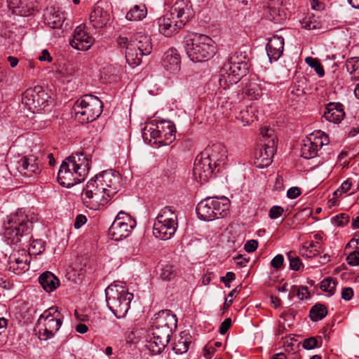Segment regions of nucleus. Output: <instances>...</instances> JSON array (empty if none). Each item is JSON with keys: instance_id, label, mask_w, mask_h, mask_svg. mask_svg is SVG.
Instances as JSON below:
<instances>
[{"instance_id": "nucleus-17", "label": "nucleus", "mask_w": 359, "mask_h": 359, "mask_svg": "<svg viewBox=\"0 0 359 359\" xmlns=\"http://www.w3.org/2000/svg\"><path fill=\"white\" fill-rule=\"evenodd\" d=\"M213 163L207 157L202 156V153L197 156L193 168V174L195 179L201 184L206 183L214 174Z\"/></svg>"}, {"instance_id": "nucleus-9", "label": "nucleus", "mask_w": 359, "mask_h": 359, "mask_svg": "<svg viewBox=\"0 0 359 359\" xmlns=\"http://www.w3.org/2000/svg\"><path fill=\"white\" fill-rule=\"evenodd\" d=\"M178 226L177 212L170 207L161 209L154 224V235L163 241L170 239Z\"/></svg>"}, {"instance_id": "nucleus-34", "label": "nucleus", "mask_w": 359, "mask_h": 359, "mask_svg": "<svg viewBox=\"0 0 359 359\" xmlns=\"http://www.w3.org/2000/svg\"><path fill=\"white\" fill-rule=\"evenodd\" d=\"M190 338L191 336L189 333L185 331L181 332L180 339L173 346V350L176 353L182 354L188 351L191 344Z\"/></svg>"}, {"instance_id": "nucleus-39", "label": "nucleus", "mask_w": 359, "mask_h": 359, "mask_svg": "<svg viewBox=\"0 0 359 359\" xmlns=\"http://www.w3.org/2000/svg\"><path fill=\"white\" fill-rule=\"evenodd\" d=\"M142 137L144 139H148L149 137L153 139L160 137V123L153 124L150 123L147 125L142 133Z\"/></svg>"}, {"instance_id": "nucleus-32", "label": "nucleus", "mask_w": 359, "mask_h": 359, "mask_svg": "<svg viewBox=\"0 0 359 359\" xmlns=\"http://www.w3.org/2000/svg\"><path fill=\"white\" fill-rule=\"evenodd\" d=\"M244 93L251 100H257L262 95L260 83L255 79H251L244 88Z\"/></svg>"}, {"instance_id": "nucleus-1", "label": "nucleus", "mask_w": 359, "mask_h": 359, "mask_svg": "<svg viewBox=\"0 0 359 359\" xmlns=\"http://www.w3.org/2000/svg\"><path fill=\"white\" fill-rule=\"evenodd\" d=\"M121 188L118 172L107 170L90 179L83 188L81 199L90 209L97 210L106 205Z\"/></svg>"}, {"instance_id": "nucleus-31", "label": "nucleus", "mask_w": 359, "mask_h": 359, "mask_svg": "<svg viewBox=\"0 0 359 359\" xmlns=\"http://www.w3.org/2000/svg\"><path fill=\"white\" fill-rule=\"evenodd\" d=\"M257 109L252 106L245 107L240 111L237 119L241 122L243 126H249L257 119Z\"/></svg>"}, {"instance_id": "nucleus-16", "label": "nucleus", "mask_w": 359, "mask_h": 359, "mask_svg": "<svg viewBox=\"0 0 359 359\" xmlns=\"http://www.w3.org/2000/svg\"><path fill=\"white\" fill-rule=\"evenodd\" d=\"M329 142L328 136L318 130L309 135L304 140L301 148V156L306 159L316 156L318 150Z\"/></svg>"}, {"instance_id": "nucleus-64", "label": "nucleus", "mask_w": 359, "mask_h": 359, "mask_svg": "<svg viewBox=\"0 0 359 359\" xmlns=\"http://www.w3.org/2000/svg\"><path fill=\"white\" fill-rule=\"evenodd\" d=\"M88 330V328L85 324L79 323L76 326V331L80 334H85Z\"/></svg>"}, {"instance_id": "nucleus-25", "label": "nucleus", "mask_w": 359, "mask_h": 359, "mask_svg": "<svg viewBox=\"0 0 359 359\" xmlns=\"http://www.w3.org/2000/svg\"><path fill=\"white\" fill-rule=\"evenodd\" d=\"M8 8L17 15L29 16L32 14L34 7V0H9Z\"/></svg>"}, {"instance_id": "nucleus-8", "label": "nucleus", "mask_w": 359, "mask_h": 359, "mask_svg": "<svg viewBox=\"0 0 359 359\" xmlns=\"http://www.w3.org/2000/svg\"><path fill=\"white\" fill-rule=\"evenodd\" d=\"M229 205L230 201L226 197L206 198L198 203L196 211L199 219L212 221L225 217Z\"/></svg>"}, {"instance_id": "nucleus-60", "label": "nucleus", "mask_w": 359, "mask_h": 359, "mask_svg": "<svg viewBox=\"0 0 359 359\" xmlns=\"http://www.w3.org/2000/svg\"><path fill=\"white\" fill-rule=\"evenodd\" d=\"M351 186L352 180L351 178H348L341 184L340 190L341 191L342 193H346L351 189Z\"/></svg>"}, {"instance_id": "nucleus-21", "label": "nucleus", "mask_w": 359, "mask_h": 359, "mask_svg": "<svg viewBox=\"0 0 359 359\" xmlns=\"http://www.w3.org/2000/svg\"><path fill=\"white\" fill-rule=\"evenodd\" d=\"M106 3L98 1L90 14V25L95 29L105 27L110 20V14Z\"/></svg>"}, {"instance_id": "nucleus-43", "label": "nucleus", "mask_w": 359, "mask_h": 359, "mask_svg": "<svg viewBox=\"0 0 359 359\" xmlns=\"http://www.w3.org/2000/svg\"><path fill=\"white\" fill-rule=\"evenodd\" d=\"M305 62L312 68H313L316 74L320 76L323 77L325 75V72L323 66L321 65L319 60L312 57H307L305 59Z\"/></svg>"}, {"instance_id": "nucleus-53", "label": "nucleus", "mask_w": 359, "mask_h": 359, "mask_svg": "<svg viewBox=\"0 0 359 359\" xmlns=\"http://www.w3.org/2000/svg\"><path fill=\"white\" fill-rule=\"evenodd\" d=\"M236 276L233 272H227L225 276L221 278V281L223 282L225 286L228 288L231 287L230 283L235 280Z\"/></svg>"}, {"instance_id": "nucleus-10", "label": "nucleus", "mask_w": 359, "mask_h": 359, "mask_svg": "<svg viewBox=\"0 0 359 359\" xmlns=\"http://www.w3.org/2000/svg\"><path fill=\"white\" fill-rule=\"evenodd\" d=\"M61 313L55 306L50 307L39 316L36 329L39 338L47 340L52 338L62 325Z\"/></svg>"}, {"instance_id": "nucleus-49", "label": "nucleus", "mask_w": 359, "mask_h": 359, "mask_svg": "<svg viewBox=\"0 0 359 359\" xmlns=\"http://www.w3.org/2000/svg\"><path fill=\"white\" fill-rule=\"evenodd\" d=\"M284 212V210L282 207L278 205H274L269 210V217L272 219H277L280 217Z\"/></svg>"}, {"instance_id": "nucleus-57", "label": "nucleus", "mask_w": 359, "mask_h": 359, "mask_svg": "<svg viewBox=\"0 0 359 359\" xmlns=\"http://www.w3.org/2000/svg\"><path fill=\"white\" fill-rule=\"evenodd\" d=\"M231 318H226L221 324L219 327V332L222 334H224L231 327Z\"/></svg>"}, {"instance_id": "nucleus-54", "label": "nucleus", "mask_w": 359, "mask_h": 359, "mask_svg": "<svg viewBox=\"0 0 359 359\" xmlns=\"http://www.w3.org/2000/svg\"><path fill=\"white\" fill-rule=\"evenodd\" d=\"M297 296L300 300H304L309 297V292L308 288L304 286H301L298 287Z\"/></svg>"}, {"instance_id": "nucleus-46", "label": "nucleus", "mask_w": 359, "mask_h": 359, "mask_svg": "<svg viewBox=\"0 0 359 359\" xmlns=\"http://www.w3.org/2000/svg\"><path fill=\"white\" fill-rule=\"evenodd\" d=\"M287 257L290 260V269L294 271H299L302 265L300 259L298 257L294 256L292 252L287 254Z\"/></svg>"}, {"instance_id": "nucleus-28", "label": "nucleus", "mask_w": 359, "mask_h": 359, "mask_svg": "<svg viewBox=\"0 0 359 359\" xmlns=\"http://www.w3.org/2000/svg\"><path fill=\"white\" fill-rule=\"evenodd\" d=\"M159 142L169 145L175 140V126L172 122L162 121L160 123Z\"/></svg>"}, {"instance_id": "nucleus-23", "label": "nucleus", "mask_w": 359, "mask_h": 359, "mask_svg": "<svg viewBox=\"0 0 359 359\" xmlns=\"http://www.w3.org/2000/svg\"><path fill=\"white\" fill-rule=\"evenodd\" d=\"M162 65L170 74L178 73L181 68V57L178 51L173 48H169L163 55Z\"/></svg>"}, {"instance_id": "nucleus-20", "label": "nucleus", "mask_w": 359, "mask_h": 359, "mask_svg": "<svg viewBox=\"0 0 359 359\" xmlns=\"http://www.w3.org/2000/svg\"><path fill=\"white\" fill-rule=\"evenodd\" d=\"M275 152V140H269L264 142L255 152V165L259 168L269 166L272 162V158Z\"/></svg>"}, {"instance_id": "nucleus-35", "label": "nucleus", "mask_w": 359, "mask_h": 359, "mask_svg": "<svg viewBox=\"0 0 359 359\" xmlns=\"http://www.w3.org/2000/svg\"><path fill=\"white\" fill-rule=\"evenodd\" d=\"M147 14V10L144 4H140L133 6L126 14V18L129 20H141Z\"/></svg>"}, {"instance_id": "nucleus-5", "label": "nucleus", "mask_w": 359, "mask_h": 359, "mask_svg": "<svg viewBox=\"0 0 359 359\" xmlns=\"http://www.w3.org/2000/svg\"><path fill=\"white\" fill-rule=\"evenodd\" d=\"M107 305L117 318L126 316L133 294L123 286L111 285L105 290Z\"/></svg>"}, {"instance_id": "nucleus-37", "label": "nucleus", "mask_w": 359, "mask_h": 359, "mask_svg": "<svg viewBox=\"0 0 359 359\" xmlns=\"http://www.w3.org/2000/svg\"><path fill=\"white\" fill-rule=\"evenodd\" d=\"M327 314L326 306L321 304H317L311 307L309 316L311 320L318 321L325 318Z\"/></svg>"}, {"instance_id": "nucleus-22", "label": "nucleus", "mask_w": 359, "mask_h": 359, "mask_svg": "<svg viewBox=\"0 0 359 359\" xmlns=\"http://www.w3.org/2000/svg\"><path fill=\"white\" fill-rule=\"evenodd\" d=\"M84 29L85 26L83 25L76 27L73 39L70 41L72 48L80 50H87L94 43V38L90 36Z\"/></svg>"}, {"instance_id": "nucleus-63", "label": "nucleus", "mask_w": 359, "mask_h": 359, "mask_svg": "<svg viewBox=\"0 0 359 359\" xmlns=\"http://www.w3.org/2000/svg\"><path fill=\"white\" fill-rule=\"evenodd\" d=\"M318 244H319V243L318 241H316V242H313V241L306 242L304 244V245L303 246L302 250H305V251L307 252L311 248L313 249V248H315V249H316Z\"/></svg>"}, {"instance_id": "nucleus-30", "label": "nucleus", "mask_w": 359, "mask_h": 359, "mask_svg": "<svg viewBox=\"0 0 359 359\" xmlns=\"http://www.w3.org/2000/svg\"><path fill=\"white\" fill-rule=\"evenodd\" d=\"M39 281L44 290L48 292L55 290L60 284L59 279L50 271H46L40 275Z\"/></svg>"}, {"instance_id": "nucleus-40", "label": "nucleus", "mask_w": 359, "mask_h": 359, "mask_svg": "<svg viewBox=\"0 0 359 359\" xmlns=\"http://www.w3.org/2000/svg\"><path fill=\"white\" fill-rule=\"evenodd\" d=\"M346 70L353 75L355 79H359V58L351 57L346 62Z\"/></svg>"}, {"instance_id": "nucleus-58", "label": "nucleus", "mask_w": 359, "mask_h": 359, "mask_svg": "<svg viewBox=\"0 0 359 359\" xmlns=\"http://www.w3.org/2000/svg\"><path fill=\"white\" fill-rule=\"evenodd\" d=\"M87 221V219L83 215H78L76 217L74 226L75 229H79L82 225H83Z\"/></svg>"}, {"instance_id": "nucleus-48", "label": "nucleus", "mask_w": 359, "mask_h": 359, "mask_svg": "<svg viewBox=\"0 0 359 359\" xmlns=\"http://www.w3.org/2000/svg\"><path fill=\"white\" fill-rule=\"evenodd\" d=\"M334 224L338 226H343L349 222V216L345 213L336 215L333 218Z\"/></svg>"}, {"instance_id": "nucleus-6", "label": "nucleus", "mask_w": 359, "mask_h": 359, "mask_svg": "<svg viewBox=\"0 0 359 359\" xmlns=\"http://www.w3.org/2000/svg\"><path fill=\"white\" fill-rule=\"evenodd\" d=\"M32 224L25 211L18 209L9 216L5 224L4 236L11 244H17L21 241L23 236L29 234Z\"/></svg>"}, {"instance_id": "nucleus-45", "label": "nucleus", "mask_w": 359, "mask_h": 359, "mask_svg": "<svg viewBox=\"0 0 359 359\" xmlns=\"http://www.w3.org/2000/svg\"><path fill=\"white\" fill-rule=\"evenodd\" d=\"M229 62L234 63L236 65L248 64L245 53L241 52L235 53L233 55L229 58Z\"/></svg>"}, {"instance_id": "nucleus-29", "label": "nucleus", "mask_w": 359, "mask_h": 359, "mask_svg": "<svg viewBox=\"0 0 359 359\" xmlns=\"http://www.w3.org/2000/svg\"><path fill=\"white\" fill-rule=\"evenodd\" d=\"M29 255L25 252L18 257H15L13 260L10 257L9 270L13 271L15 274H22L29 269Z\"/></svg>"}, {"instance_id": "nucleus-47", "label": "nucleus", "mask_w": 359, "mask_h": 359, "mask_svg": "<svg viewBox=\"0 0 359 359\" xmlns=\"http://www.w3.org/2000/svg\"><path fill=\"white\" fill-rule=\"evenodd\" d=\"M347 263L353 266L359 265V251L354 250L349 253L346 257Z\"/></svg>"}, {"instance_id": "nucleus-33", "label": "nucleus", "mask_w": 359, "mask_h": 359, "mask_svg": "<svg viewBox=\"0 0 359 359\" xmlns=\"http://www.w3.org/2000/svg\"><path fill=\"white\" fill-rule=\"evenodd\" d=\"M168 341L158 339L152 336L147 341L145 346L151 351L153 355L159 354L165 349L168 344Z\"/></svg>"}, {"instance_id": "nucleus-62", "label": "nucleus", "mask_w": 359, "mask_h": 359, "mask_svg": "<svg viewBox=\"0 0 359 359\" xmlns=\"http://www.w3.org/2000/svg\"><path fill=\"white\" fill-rule=\"evenodd\" d=\"M39 60L41 61H49L52 60V57L50 55L49 52L47 50H43L41 55L39 56Z\"/></svg>"}, {"instance_id": "nucleus-50", "label": "nucleus", "mask_w": 359, "mask_h": 359, "mask_svg": "<svg viewBox=\"0 0 359 359\" xmlns=\"http://www.w3.org/2000/svg\"><path fill=\"white\" fill-rule=\"evenodd\" d=\"M302 346L307 350L313 349L318 346V340L316 337H309L304 340Z\"/></svg>"}, {"instance_id": "nucleus-19", "label": "nucleus", "mask_w": 359, "mask_h": 359, "mask_svg": "<svg viewBox=\"0 0 359 359\" xmlns=\"http://www.w3.org/2000/svg\"><path fill=\"white\" fill-rule=\"evenodd\" d=\"M159 32L166 37H170L177 33L184 26L181 21L174 18L167 12L157 20Z\"/></svg>"}, {"instance_id": "nucleus-41", "label": "nucleus", "mask_w": 359, "mask_h": 359, "mask_svg": "<svg viewBox=\"0 0 359 359\" xmlns=\"http://www.w3.org/2000/svg\"><path fill=\"white\" fill-rule=\"evenodd\" d=\"M177 276V269L172 264L164 265L161 271L160 277L164 280H170Z\"/></svg>"}, {"instance_id": "nucleus-4", "label": "nucleus", "mask_w": 359, "mask_h": 359, "mask_svg": "<svg viewBox=\"0 0 359 359\" xmlns=\"http://www.w3.org/2000/svg\"><path fill=\"white\" fill-rule=\"evenodd\" d=\"M185 50L191 61H206L215 54L214 41L205 34H194L187 40Z\"/></svg>"}, {"instance_id": "nucleus-15", "label": "nucleus", "mask_w": 359, "mask_h": 359, "mask_svg": "<svg viewBox=\"0 0 359 359\" xmlns=\"http://www.w3.org/2000/svg\"><path fill=\"white\" fill-rule=\"evenodd\" d=\"M248 68V64L236 65L229 62L224 64L219 79V86L226 89L237 83L243 76L246 75Z\"/></svg>"}, {"instance_id": "nucleus-42", "label": "nucleus", "mask_w": 359, "mask_h": 359, "mask_svg": "<svg viewBox=\"0 0 359 359\" xmlns=\"http://www.w3.org/2000/svg\"><path fill=\"white\" fill-rule=\"evenodd\" d=\"M337 286V282L332 278L328 277L323 280L320 283V289L324 292H327L333 294Z\"/></svg>"}, {"instance_id": "nucleus-27", "label": "nucleus", "mask_w": 359, "mask_h": 359, "mask_svg": "<svg viewBox=\"0 0 359 359\" xmlns=\"http://www.w3.org/2000/svg\"><path fill=\"white\" fill-rule=\"evenodd\" d=\"M284 50V39L282 36H273L267 45L266 52L270 60H277L283 54Z\"/></svg>"}, {"instance_id": "nucleus-14", "label": "nucleus", "mask_w": 359, "mask_h": 359, "mask_svg": "<svg viewBox=\"0 0 359 359\" xmlns=\"http://www.w3.org/2000/svg\"><path fill=\"white\" fill-rule=\"evenodd\" d=\"M44 154L39 148L31 150V154L21 158L17 164V170L22 175L32 177L41 172L40 163L43 158Z\"/></svg>"}, {"instance_id": "nucleus-11", "label": "nucleus", "mask_w": 359, "mask_h": 359, "mask_svg": "<svg viewBox=\"0 0 359 359\" xmlns=\"http://www.w3.org/2000/svg\"><path fill=\"white\" fill-rule=\"evenodd\" d=\"M177 320L176 316L170 311H161L155 319V325L152 328L151 335L158 339L170 341L172 327L176 328Z\"/></svg>"}, {"instance_id": "nucleus-44", "label": "nucleus", "mask_w": 359, "mask_h": 359, "mask_svg": "<svg viewBox=\"0 0 359 359\" xmlns=\"http://www.w3.org/2000/svg\"><path fill=\"white\" fill-rule=\"evenodd\" d=\"M45 250L44 242L42 240H34L30 245L29 254L39 255Z\"/></svg>"}, {"instance_id": "nucleus-2", "label": "nucleus", "mask_w": 359, "mask_h": 359, "mask_svg": "<svg viewBox=\"0 0 359 359\" xmlns=\"http://www.w3.org/2000/svg\"><path fill=\"white\" fill-rule=\"evenodd\" d=\"M91 161L83 152H75L61 164L57 181L64 187H72L83 182L90 168Z\"/></svg>"}, {"instance_id": "nucleus-55", "label": "nucleus", "mask_w": 359, "mask_h": 359, "mask_svg": "<svg viewBox=\"0 0 359 359\" xmlns=\"http://www.w3.org/2000/svg\"><path fill=\"white\" fill-rule=\"evenodd\" d=\"M359 245V232L354 234L353 238L346 244V249L350 248L357 249Z\"/></svg>"}, {"instance_id": "nucleus-13", "label": "nucleus", "mask_w": 359, "mask_h": 359, "mask_svg": "<svg viewBox=\"0 0 359 359\" xmlns=\"http://www.w3.org/2000/svg\"><path fill=\"white\" fill-rule=\"evenodd\" d=\"M136 226L135 220L130 215L120 212L109 229V234L114 241H121L127 238Z\"/></svg>"}, {"instance_id": "nucleus-7", "label": "nucleus", "mask_w": 359, "mask_h": 359, "mask_svg": "<svg viewBox=\"0 0 359 359\" xmlns=\"http://www.w3.org/2000/svg\"><path fill=\"white\" fill-rule=\"evenodd\" d=\"M102 101L96 96L85 95L73 107L75 118L81 123H88L97 119L102 112Z\"/></svg>"}, {"instance_id": "nucleus-59", "label": "nucleus", "mask_w": 359, "mask_h": 359, "mask_svg": "<svg viewBox=\"0 0 359 359\" xmlns=\"http://www.w3.org/2000/svg\"><path fill=\"white\" fill-rule=\"evenodd\" d=\"M301 194V191L298 187H292L288 189L287 196L288 198L294 199Z\"/></svg>"}, {"instance_id": "nucleus-61", "label": "nucleus", "mask_w": 359, "mask_h": 359, "mask_svg": "<svg viewBox=\"0 0 359 359\" xmlns=\"http://www.w3.org/2000/svg\"><path fill=\"white\" fill-rule=\"evenodd\" d=\"M320 252V250L317 248L313 250L312 248L309 249L307 252L305 250H301V253L302 256H306L307 257H313L318 255Z\"/></svg>"}, {"instance_id": "nucleus-52", "label": "nucleus", "mask_w": 359, "mask_h": 359, "mask_svg": "<svg viewBox=\"0 0 359 359\" xmlns=\"http://www.w3.org/2000/svg\"><path fill=\"white\" fill-rule=\"evenodd\" d=\"M258 247V242L256 240H250L246 242L244 245V249L247 252H255Z\"/></svg>"}, {"instance_id": "nucleus-26", "label": "nucleus", "mask_w": 359, "mask_h": 359, "mask_svg": "<svg viewBox=\"0 0 359 359\" xmlns=\"http://www.w3.org/2000/svg\"><path fill=\"white\" fill-rule=\"evenodd\" d=\"M323 116L329 122L341 123L345 116L343 104L339 102H329L325 106Z\"/></svg>"}, {"instance_id": "nucleus-3", "label": "nucleus", "mask_w": 359, "mask_h": 359, "mask_svg": "<svg viewBox=\"0 0 359 359\" xmlns=\"http://www.w3.org/2000/svg\"><path fill=\"white\" fill-rule=\"evenodd\" d=\"M117 43L120 48L125 49L126 60L133 67L140 65L142 57L152 50L150 37L142 32L135 33L130 39L120 36Z\"/></svg>"}, {"instance_id": "nucleus-12", "label": "nucleus", "mask_w": 359, "mask_h": 359, "mask_svg": "<svg viewBox=\"0 0 359 359\" xmlns=\"http://www.w3.org/2000/svg\"><path fill=\"white\" fill-rule=\"evenodd\" d=\"M48 93L41 86H37L25 91L22 102L29 110L39 111L49 105V102H51Z\"/></svg>"}, {"instance_id": "nucleus-18", "label": "nucleus", "mask_w": 359, "mask_h": 359, "mask_svg": "<svg viewBox=\"0 0 359 359\" xmlns=\"http://www.w3.org/2000/svg\"><path fill=\"white\" fill-rule=\"evenodd\" d=\"M201 153L202 156L210 159L214 168H217V172L221 171L227 158V150L223 144L217 142L208 145Z\"/></svg>"}, {"instance_id": "nucleus-24", "label": "nucleus", "mask_w": 359, "mask_h": 359, "mask_svg": "<svg viewBox=\"0 0 359 359\" xmlns=\"http://www.w3.org/2000/svg\"><path fill=\"white\" fill-rule=\"evenodd\" d=\"M168 13L185 25L192 15L191 4L187 0L177 1Z\"/></svg>"}, {"instance_id": "nucleus-56", "label": "nucleus", "mask_w": 359, "mask_h": 359, "mask_svg": "<svg viewBox=\"0 0 359 359\" xmlns=\"http://www.w3.org/2000/svg\"><path fill=\"white\" fill-rule=\"evenodd\" d=\"M353 296V290L351 287H347L342 289L341 298L345 301H349Z\"/></svg>"}, {"instance_id": "nucleus-36", "label": "nucleus", "mask_w": 359, "mask_h": 359, "mask_svg": "<svg viewBox=\"0 0 359 359\" xmlns=\"http://www.w3.org/2000/svg\"><path fill=\"white\" fill-rule=\"evenodd\" d=\"M46 20L48 26L53 29L60 28L64 22V16L59 12H50L46 16Z\"/></svg>"}, {"instance_id": "nucleus-38", "label": "nucleus", "mask_w": 359, "mask_h": 359, "mask_svg": "<svg viewBox=\"0 0 359 359\" xmlns=\"http://www.w3.org/2000/svg\"><path fill=\"white\" fill-rule=\"evenodd\" d=\"M302 27L308 30H316L321 28V22L314 15H307L301 21Z\"/></svg>"}, {"instance_id": "nucleus-51", "label": "nucleus", "mask_w": 359, "mask_h": 359, "mask_svg": "<svg viewBox=\"0 0 359 359\" xmlns=\"http://www.w3.org/2000/svg\"><path fill=\"white\" fill-rule=\"evenodd\" d=\"M284 257L282 255H277L271 262V265L276 269H280L283 264Z\"/></svg>"}]
</instances>
